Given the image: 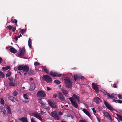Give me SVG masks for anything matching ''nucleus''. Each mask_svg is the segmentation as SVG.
<instances>
[{"label":"nucleus","instance_id":"obj_40","mask_svg":"<svg viewBox=\"0 0 122 122\" xmlns=\"http://www.w3.org/2000/svg\"><path fill=\"white\" fill-rule=\"evenodd\" d=\"M34 65L35 66H39L40 65V63L38 62H35L34 63Z\"/></svg>","mask_w":122,"mask_h":122},{"label":"nucleus","instance_id":"obj_6","mask_svg":"<svg viewBox=\"0 0 122 122\" xmlns=\"http://www.w3.org/2000/svg\"><path fill=\"white\" fill-rule=\"evenodd\" d=\"M32 116L34 117L40 121H41L42 120V119L41 117V115L39 113H38L37 112H33L32 113Z\"/></svg>","mask_w":122,"mask_h":122},{"label":"nucleus","instance_id":"obj_12","mask_svg":"<svg viewBox=\"0 0 122 122\" xmlns=\"http://www.w3.org/2000/svg\"><path fill=\"white\" fill-rule=\"evenodd\" d=\"M70 101L73 106L75 108H77L78 107V105L76 102L74 100H72L71 98H70Z\"/></svg>","mask_w":122,"mask_h":122},{"label":"nucleus","instance_id":"obj_55","mask_svg":"<svg viewBox=\"0 0 122 122\" xmlns=\"http://www.w3.org/2000/svg\"><path fill=\"white\" fill-rule=\"evenodd\" d=\"M46 88L47 91H49L50 90H51V88H50L48 87H46Z\"/></svg>","mask_w":122,"mask_h":122},{"label":"nucleus","instance_id":"obj_20","mask_svg":"<svg viewBox=\"0 0 122 122\" xmlns=\"http://www.w3.org/2000/svg\"><path fill=\"white\" fill-rule=\"evenodd\" d=\"M83 111L89 117H90L91 116L88 111L86 109H83Z\"/></svg>","mask_w":122,"mask_h":122},{"label":"nucleus","instance_id":"obj_29","mask_svg":"<svg viewBox=\"0 0 122 122\" xmlns=\"http://www.w3.org/2000/svg\"><path fill=\"white\" fill-rule=\"evenodd\" d=\"M10 67L9 66H6L5 67H3L2 68V69L4 71L7 70L10 68Z\"/></svg>","mask_w":122,"mask_h":122},{"label":"nucleus","instance_id":"obj_27","mask_svg":"<svg viewBox=\"0 0 122 122\" xmlns=\"http://www.w3.org/2000/svg\"><path fill=\"white\" fill-rule=\"evenodd\" d=\"M31 40L30 38H29V39L28 41V45L29 47L31 48H32V46L31 45Z\"/></svg>","mask_w":122,"mask_h":122},{"label":"nucleus","instance_id":"obj_48","mask_svg":"<svg viewBox=\"0 0 122 122\" xmlns=\"http://www.w3.org/2000/svg\"><path fill=\"white\" fill-rule=\"evenodd\" d=\"M8 27L9 30H10L12 28V27L10 25H9Z\"/></svg>","mask_w":122,"mask_h":122},{"label":"nucleus","instance_id":"obj_10","mask_svg":"<svg viewBox=\"0 0 122 122\" xmlns=\"http://www.w3.org/2000/svg\"><path fill=\"white\" fill-rule=\"evenodd\" d=\"M19 52L18 54V55L19 57L22 56L24 55L25 53V49L22 48L20 49L19 50Z\"/></svg>","mask_w":122,"mask_h":122},{"label":"nucleus","instance_id":"obj_15","mask_svg":"<svg viewBox=\"0 0 122 122\" xmlns=\"http://www.w3.org/2000/svg\"><path fill=\"white\" fill-rule=\"evenodd\" d=\"M36 88L35 83L34 82H32L30 85V88L29 90L30 91L34 90Z\"/></svg>","mask_w":122,"mask_h":122},{"label":"nucleus","instance_id":"obj_46","mask_svg":"<svg viewBox=\"0 0 122 122\" xmlns=\"http://www.w3.org/2000/svg\"><path fill=\"white\" fill-rule=\"evenodd\" d=\"M41 106L43 107V108L45 109H46V107H47V106H45V103H44L43 104V105L42 106Z\"/></svg>","mask_w":122,"mask_h":122},{"label":"nucleus","instance_id":"obj_61","mask_svg":"<svg viewBox=\"0 0 122 122\" xmlns=\"http://www.w3.org/2000/svg\"><path fill=\"white\" fill-rule=\"evenodd\" d=\"M97 119L98 122H100V120L99 118L98 117H97Z\"/></svg>","mask_w":122,"mask_h":122},{"label":"nucleus","instance_id":"obj_30","mask_svg":"<svg viewBox=\"0 0 122 122\" xmlns=\"http://www.w3.org/2000/svg\"><path fill=\"white\" fill-rule=\"evenodd\" d=\"M62 91L63 92V93L65 94L66 95L67 94H68V91H67L65 90V89H62Z\"/></svg>","mask_w":122,"mask_h":122},{"label":"nucleus","instance_id":"obj_9","mask_svg":"<svg viewBox=\"0 0 122 122\" xmlns=\"http://www.w3.org/2000/svg\"><path fill=\"white\" fill-rule=\"evenodd\" d=\"M0 112L2 114V116L5 117L6 116V113L5 108L3 106H0Z\"/></svg>","mask_w":122,"mask_h":122},{"label":"nucleus","instance_id":"obj_39","mask_svg":"<svg viewBox=\"0 0 122 122\" xmlns=\"http://www.w3.org/2000/svg\"><path fill=\"white\" fill-rule=\"evenodd\" d=\"M11 75V73L9 71L6 74V76L7 77H9Z\"/></svg>","mask_w":122,"mask_h":122},{"label":"nucleus","instance_id":"obj_64","mask_svg":"<svg viewBox=\"0 0 122 122\" xmlns=\"http://www.w3.org/2000/svg\"><path fill=\"white\" fill-rule=\"evenodd\" d=\"M40 112H41V114H43L44 112L43 111H41Z\"/></svg>","mask_w":122,"mask_h":122},{"label":"nucleus","instance_id":"obj_13","mask_svg":"<svg viewBox=\"0 0 122 122\" xmlns=\"http://www.w3.org/2000/svg\"><path fill=\"white\" fill-rule=\"evenodd\" d=\"M104 104L105 105L106 107L108 109L110 110L113 111L114 109L107 102L105 101H104Z\"/></svg>","mask_w":122,"mask_h":122},{"label":"nucleus","instance_id":"obj_60","mask_svg":"<svg viewBox=\"0 0 122 122\" xmlns=\"http://www.w3.org/2000/svg\"><path fill=\"white\" fill-rule=\"evenodd\" d=\"M113 101H114L115 102H116V103H117V100H115L114 99H113Z\"/></svg>","mask_w":122,"mask_h":122},{"label":"nucleus","instance_id":"obj_52","mask_svg":"<svg viewBox=\"0 0 122 122\" xmlns=\"http://www.w3.org/2000/svg\"><path fill=\"white\" fill-rule=\"evenodd\" d=\"M58 114L59 115H61L63 114V113L61 112H58Z\"/></svg>","mask_w":122,"mask_h":122},{"label":"nucleus","instance_id":"obj_63","mask_svg":"<svg viewBox=\"0 0 122 122\" xmlns=\"http://www.w3.org/2000/svg\"><path fill=\"white\" fill-rule=\"evenodd\" d=\"M68 106L67 105H65V106H63V107H62V108H63V107H64V106H65L66 107H68Z\"/></svg>","mask_w":122,"mask_h":122},{"label":"nucleus","instance_id":"obj_19","mask_svg":"<svg viewBox=\"0 0 122 122\" xmlns=\"http://www.w3.org/2000/svg\"><path fill=\"white\" fill-rule=\"evenodd\" d=\"M9 51L13 53H16L17 52V51L13 47L10 49Z\"/></svg>","mask_w":122,"mask_h":122},{"label":"nucleus","instance_id":"obj_53","mask_svg":"<svg viewBox=\"0 0 122 122\" xmlns=\"http://www.w3.org/2000/svg\"><path fill=\"white\" fill-rule=\"evenodd\" d=\"M117 102L119 103H122V101L119 100H117Z\"/></svg>","mask_w":122,"mask_h":122},{"label":"nucleus","instance_id":"obj_44","mask_svg":"<svg viewBox=\"0 0 122 122\" xmlns=\"http://www.w3.org/2000/svg\"><path fill=\"white\" fill-rule=\"evenodd\" d=\"M10 80L9 81H13L14 80V79L13 77H11L9 78Z\"/></svg>","mask_w":122,"mask_h":122},{"label":"nucleus","instance_id":"obj_4","mask_svg":"<svg viewBox=\"0 0 122 122\" xmlns=\"http://www.w3.org/2000/svg\"><path fill=\"white\" fill-rule=\"evenodd\" d=\"M71 98L72 100H76L77 101V102L79 103H81V101L80 100V97L78 95H76L75 94H74L72 97L69 98V99L70 100V98Z\"/></svg>","mask_w":122,"mask_h":122},{"label":"nucleus","instance_id":"obj_7","mask_svg":"<svg viewBox=\"0 0 122 122\" xmlns=\"http://www.w3.org/2000/svg\"><path fill=\"white\" fill-rule=\"evenodd\" d=\"M51 76L53 77H60L61 75V74H59V73L56 72L54 71H51L50 73Z\"/></svg>","mask_w":122,"mask_h":122},{"label":"nucleus","instance_id":"obj_1","mask_svg":"<svg viewBox=\"0 0 122 122\" xmlns=\"http://www.w3.org/2000/svg\"><path fill=\"white\" fill-rule=\"evenodd\" d=\"M65 84L67 88H70L72 85V81L68 77H65L64 79Z\"/></svg>","mask_w":122,"mask_h":122},{"label":"nucleus","instance_id":"obj_51","mask_svg":"<svg viewBox=\"0 0 122 122\" xmlns=\"http://www.w3.org/2000/svg\"><path fill=\"white\" fill-rule=\"evenodd\" d=\"M57 97V95L55 93L53 95V97L56 98Z\"/></svg>","mask_w":122,"mask_h":122},{"label":"nucleus","instance_id":"obj_32","mask_svg":"<svg viewBox=\"0 0 122 122\" xmlns=\"http://www.w3.org/2000/svg\"><path fill=\"white\" fill-rule=\"evenodd\" d=\"M74 80L75 81H76V80L77 79H78V76L77 74H75L74 75Z\"/></svg>","mask_w":122,"mask_h":122},{"label":"nucleus","instance_id":"obj_59","mask_svg":"<svg viewBox=\"0 0 122 122\" xmlns=\"http://www.w3.org/2000/svg\"><path fill=\"white\" fill-rule=\"evenodd\" d=\"M82 77H84L83 76H78V78L80 79L82 78Z\"/></svg>","mask_w":122,"mask_h":122},{"label":"nucleus","instance_id":"obj_57","mask_svg":"<svg viewBox=\"0 0 122 122\" xmlns=\"http://www.w3.org/2000/svg\"><path fill=\"white\" fill-rule=\"evenodd\" d=\"M33 78L32 77H30L29 79V80H30V81H31L32 80H33Z\"/></svg>","mask_w":122,"mask_h":122},{"label":"nucleus","instance_id":"obj_24","mask_svg":"<svg viewBox=\"0 0 122 122\" xmlns=\"http://www.w3.org/2000/svg\"><path fill=\"white\" fill-rule=\"evenodd\" d=\"M59 97L60 99L62 101H64L65 99L64 97L62 94L60 95Z\"/></svg>","mask_w":122,"mask_h":122},{"label":"nucleus","instance_id":"obj_21","mask_svg":"<svg viewBox=\"0 0 122 122\" xmlns=\"http://www.w3.org/2000/svg\"><path fill=\"white\" fill-rule=\"evenodd\" d=\"M20 120L22 122H28L27 118L25 117H22L20 118Z\"/></svg>","mask_w":122,"mask_h":122},{"label":"nucleus","instance_id":"obj_47","mask_svg":"<svg viewBox=\"0 0 122 122\" xmlns=\"http://www.w3.org/2000/svg\"><path fill=\"white\" fill-rule=\"evenodd\" d=\"M79 122H87V121H86L85 120L81 119L79 121Z\"/></svg>","mask_w":122,"mask_h":122},{"label":"nucleus","instance_id":"obj_26","mask_svg":"<svg viewBox=\"0 0 122 122\" xmlns=\"http://www.w3.org/2000/svg\"><path fill=\"white\" fill-rule=\"evenodd\" d=\"M8 84L10 86H15V83L13 82V81H9Z\"/></svg>","mask_w":122,"mask_h":122},{"label":"nucleus","instance_id":"obj_17","mask_svg":"<svg viewBox=\"0 0 122 122\" xmlns=\"http://www.w3.org/2000/svg\"><path fill=\"white\" fill-rule=\"evenodd\" d=\"M103 114L107 118L108 117V119L110 120H112V119L111 117V116L110 114L108 112H103Z\"/></svg>","mask_w":122,"mask_h":122},{"label":"nucleus","instance_id":"obj_28","mask_svg":"<svg viewBox=\"0 0 122 122\" xmlns=\"http://www.w3.org/2000/svg\"><path fill=\"white\" fill-rule=\"evenodd\" d=\"M116 115L119 119L122 121V116L121 115L118 114H116Z\"/></svg>","mask_w":122,"mask_h":122},{"label":"nucleus","instance_id":"obj_62","mask_svg":"<svg viewBox=\"0 0 122 122\" xmlns=\"http://www.w3.org/2000/svg\"><path fill=\"white\" fill-rule=\"evenodd\" d=\"M15 39L16 41H17L18 40V38L16 36H15Z\"/></svg>","mask_w":122,"mask_h":122},{"label":"nucleus","instance_id":"obj_41","mask_svg":"<svg viewBox=\"0 0 122 122\" xmlns=\"http://www.w3.org/2000/svg\"><path fill=\"white\" fill-rule=\"evenodd\" d=\"M117 82L116 83L114 84L113 85V87L115 88H117Z\"/></svg>","mask_w":122,"mask_h":122},{"label":"nucleus","instance_id":"obj_3","mask_svg":"<svg viewBox=\"0 0 122 122\" xmlns=\"http://www.w3.org/2000/svg\"><path fill=\"white\" fill-rule=\"evenodd\" d=\"M36 96L38 97H46V95L45 92L42 90L38 91L37 92Z\"/></svg>","mask_w":122,"mask_h":122},{"label":"nucleus","instance_id":"obj_25","mask_svg":"<svg viewBox=\"0 0 122 122\" xmlns=\"http://www.w3.org/2000/svg\"><path fill=\"white\" fill-rule=\"evenodd\" d=\"M23 65H20L17 67L18 70L19 71L23 70Z\"/></svg>","mask_w":122,"mask_h":122},{"label":"nucleus","instance_id":"obj_49","mask_svg":"<svg viewBox=\"0 0 122 122\" xmlns=\"http://www.w3.org/2000/svg\"><path fill=\"white\" fill-rule=\"evenodd\" d=\"M3 61V60L2 58L0 57V64Z\"/></svg>","mask_w":122,"mask_h":122},{"label":"nucleus","instance_id":"obj_8","mask_svg":"<svg viewBox=\"0 0 122 122\" xmlns=\"http://www.w3.org/2000/svg\"><path fill=\"white\" fill-rule=\"evenodd\" d=\"M51 114L52 117L55 119L57 120L60 119V117L58 116L57 113L56 112H51Z\"/></svg>","mask_w":122,"mask_h":122},{"label":"nucleus","instance_id":"obj_34","mask_svg":"<svg viewBox=\"0 0 122 122\" xmlns=\"http://www.w3.org/2000/svg\"><path fill=\"white\" fill-rule=\"evenodd\" d=\"M18 94V92L16 90H14L12 94L14 96H16Z\"/></svg>","mask_w":122,"mask_h":122},{"label":"nucleus","instance_id":"obj_58","mask_svg":"<svg viewBox=\"0 0 122 122\" xmlns=\"http://www.w3.org/2000/svg\"><path fill=\"white\" fill-rule=\"evenodd\" d=\"M122 96L120 94H119L118 96V97L120 99H121L122 98Z\"/></svg>","mask_w":122,"mask_h":122},{"label":"nucleus","instance_id":"obj_35","mask_svg":"<svg viewBox=\"0 0 122 122\" xmlns=\"http://www.w3.org/2000/svg\"><path fill=\"white\" fill-rule=\"evenodd\" d=\"M54 82L56 84H59L61 83L60 81L58 80H55L54 81Z\"/></svg>","mask_w":122,"mask_h":122},{"label":"nucleus","instance_id":"obj_2","mask_svg":"<svg viewBox=\"0 0 122 122\" xmlns=\"http://www.w3.org/2000/svg\"><path fill=\"white\" fill-rule=\"evenodd\" d=\"M43 80L47 83H51L52 81V79L50 76L47 75H45L43 76Z\"/></svg>","mask_w":122,"mask_h":122},{"label":"nucleus","instance_id":"obj_37","mask_svg":"<svg viewBox=\"0 0 122 122\" xmlns=\"http://www.w3.org/2000/svg\"><path fill=\"white\" fill-rule=\"evenodd\" d=\"M39 102L40 103L41 106H42L43 104L44 103L43 102H42L41 98H40L38 100Z\"/></svg>","mask_w":122,"mask_h":122},{"label":"nucleus","instance_id":"obj_43","mask_svg":"<svg viewBox=\"0 0 122 122\" xmlns=\"http://www.w3.org/2000/svg\"><path fill=\"white\" fill-rule=\"evenodd\" d=\"M106 95L108 96L109 97H112V94H111V95H110V94L107 93V92H106Z\"/></svg>","mask_w":122,"mask_h":122},{"label":"nucleus","instance_id":"obj_22","mask_svg":"<svg viewBox=\"0 0 122 122\" xmlns=\"http://www.w3.org/2000/svg\"><path fill=\"white\" fill-rule=\"evenodd\" d=\"M8 98L9 100H11L12 102H15V99L13 96H10Z\"/></svg>","mask_w":122,"mask_h":122},{"label":"nucleus","instance_id":"obj_50","mask_svg":"<svg viewBox=\"0 0 122 122\" xmlns=\"http://www.w3.org/2000/svg\"><path fill=\"white\" fill-rule=\"evenodd\" d=\"M16 27H13L12 28V31L13 32H15L16 30Z\"/></svg>","mask_w":122,"mask_h":122},{"label":"nucleus","instance_id":"obj_42","mask_svg":"<svg viewBox=\"0 0 122 122\" xmlns=\"http://www.w3.org/2000/svg\"><path fill=\"white\" fill-rule=\"evenodd\" d=\"M23 96L25 99H28V95H27L26 94H24L23 95Z\"/></svg>","mask_w":122,"mask_h":122},{"label":"nucleus","instance_id":"obj_18","mask_svg":"<svg viewBox=\"0 0 122 122\" xmlns=\"http://www.w3.org/2000/svg\"><path fill=\"white\" fill-rule=\"evenodd\" d=\"M5 108L7 110V113L8 114H11V109L8 105H6Z\"/></svg>","mask_w":122,"mask_h":122},{"label":"nucleus","instance_id":"obj_56","mask_svg":"<svg viewBox=\"0 0 122 122\" xmlns=\"http://www.w3.org/2000/svg\"><path fill=\"white\" fill-rule=\"evenodd\" d=\"M92 110L93 112L95 113H96V111L95 110V109L94 108H93L92 109Z\"/></svg>","mask_w":122,"mask_h":122},{"label":"nucleus","instance_id":"obj_23","mask_svg":"<svg viewBox=\"0 0 122 122\" xmlns=\"http://www.w3.org/2000/svg\"><path fill=\"white\" fill-rule=\"evenodd\" d=\"M42 67L45 72L48 74L49 73V72L45 66H42Z\"/></svg>","mask_w":122,"mask_h":122},{"label":"nucleus","instance_id":"obj_11","mask_svg":"<svg viewBox=\"0 0 122 122\" xmlns=\"http://www.w3.org/2000/svg\"><path fill=\"white\" fill-rule=\"evenodd\" d=\"M92 87L97 92H98L99 90L98 86L96 83H93L92 84Z\"/></svg>","mask_w":122,"mask_h":122},{"label":"nucleus","instance_id":"obj_45","mask_svg":"<svg viewBox=\"0 0 122 122\" xmlns=\"http://www.w3.org/2000/svg\"><path fill=\"white\" fill-rule=\"evenodd\" d=\"M35 118L33 117H32L31 119V122H36V121H35Z\"/></svg>","mask_w":122,"mask_h":122},{"label":"nucleus","instance_id":"obj_36","mask_svg":"<svg viewBox=\"0 0 122 122\" xmlns=\"http://www.w3.org/2000/svg\"><path fill=\"white\" fill-rule=\"evenodd\" d=\"M11 20V23L17 24V20H16L15 19H12Z\"/></svg>","mask_w":122,"mask_h":122},{"label":"nucleus","instance_id":"obj_31","mask_svg":"<svg viewBox=\"0 0 122 122\" xmlns=\"http://www.w3.org/2000/svg\"><path fill=\"white\" fill-rule=\"evenodd\" d=\"M26 29H21L20 32L22 35H23L24 33L26 32Z\"/></svg>","mask_w":122,"mask_h":122},{"label":"nucleus","instance_id":"obj_14","mask_svg":"<svg viewBox=\"0 0 122 122\" xmlns=\"http://www.w3.org/2000/svg\"><path fill=\"white\" fill-rule=\"evenodd\" d=\"M93 101L95 102L97 104H99L101 102L100 99L98 97H95L93 99Z\"/></svg>","mask_w":122,"mask_h":122},{"label":"nucleus","instance_id":"obj_5","mask_svg":"<svg viewBox=\"0 0 122 122\" xmlns=\"http://www.w3.org/2000/svg\"><path fill=\"white\" fill-rule=\"evenodd\" d=\"M48 104L52 108H57V105L56 103L55 102H52L51 100H48L47 101Z\"/></svg>","mask_w":122,"mask_h":122},{"label":"nucleus","instance_id":"obj_38","mask_svg":"<svg viewBox=\"0 0 122 122\" xmlns=\"http://www.w3.org/2000/svg\"><path fill=\"white\" fill-rule=\"evenodd\" d=\"M0 103L2 104L3 105L4 104V103H5L4 100L3 98H1L0 99Z\"/></svg>","mask_w":122,"mask_h":122},{"label":"nucleus","instance_id":"obj_16","mask_svg":"<svg viewBox=\"0 0 122 122\" xmlns=\"http://www.w3.org/2000/svg\"><path fill=\"white\" fill-rule=\"evenodd\" d=\"M29 67L27 65H23V71L24 72H28L29 71Z\"/></svg>","mask_w":122,"mask_h":122},{"label":"nucleus","instance_id":"obj_33","mask_svg":"<svg viewBox=\"0 0 122 122\" xmlns=\"http://www.w3.org/2000/svg\"><path fill=\"white\" fill-rule=\"evenodd\" d=\"M0 76L3 78H4L5 76L4 74L1 71H0Z\"/></svg>","mask_w":122,"mask_h":122},{"label":"nucleus","instance_id":"obj_54","mask_svg":"<svg viewBox=\"0 0 122 122\" xmlns=\"http://www.w3.org/2000/svg\"><path fill=\"white\" fill-rule=\"evenodd\" d=\"M47 110L49 111L50 110V107H47L46 109Z\"/></svg>","mask_w":122,"mask_h":122}]
</instances>
